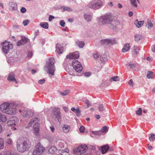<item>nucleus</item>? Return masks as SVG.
Masks as SVG:
<instances>
[{
	"label": "nucleus",
	"mask_w": 155,
	"mask_h": 155,
	"mask_svg": "<svg viewBox=\"0 0 155 155\" xmlns=\"http://www.w3.org/2000/svg\"><path fill=\"white\" fill-rule=\"evenodd\" d=\"M155 139V135L153 134H151L150 136L149 137V139L150 141H153Z\"/></svg>",
	"instance_id": "43"
},
{
	"label": "nucleus",
	"mask_w": 155,
	"mask_h": 155,
	"mask_svg": "<svg viewBox=\"0 0 155 155\" xmlns=\"http://www.w3.org/2000/svg\"><path fill=\"white\" fill-rule=\"evenodd\" d=\"M140 49L139 47L136 46H134L133 49V51L135 53L137 54L139 53V51L140 50Z\"/></svg>",
	"instance_id": "33"
},
{
	"label": "nucleus",
	"mask_w": 155,
	"mask_h": 155,
	"mask_svg": "<svg viewBox=\"0 0 155 155\" xmlns=\"http://www.w3.org/2000/svg\"><path fill=\"white\" fill-rule=\"evenodd\" d=\"M69 93V91H66L64 92H62L60 93L61 95L63 96H66Z\"/></svg>",
	"instance_id": "47"
},
{
	"label": "nucleus",
	"mask_w": 155,
	"mask_h": 155,
	"mask_svg": "<svg viewBox=\"0 0 155 155\" xmlns=\"http://www.w3.org/2000/svg\"><path fill=\"white\" fill-rule=\"evenodd\" d=\"M92 133L95 135H100V132L97 131H92Z\"/></svg>",
	"instance_id": "55"
},
{
	"label": "nucleus",
	"mask_w": 155,
	"mask_h": 155,
	"mask_svg": "<svg viewBox=\"0 0 155 155\" xmlns=\"http://www.w3.org/2000/svg\"><path fill=\"white\" fill-rule=\"evenodd\" d=\"M72 66L74 69L77 72L80 73L82 70V66L81 63L76 60H74L73 61Z\"/></svg>",
	"instance_id": "9"
},
{
	"label": "nucleus",
	"mask_w": 155,
	"mask_h": 155,
	"mask_svg": "<svg viewBox=\"0 0 155 155\" xmlns=\"http://www.w3.org/2000/svg\"><path fill=\"white\" fill-rule=\"evenodd\" d=\"M146 26L148 29H151L153 26V24L150 20H148L146 24Z\"/></svg>",
	"instance_id": "26"
},
{
	"label": "nucleus",
	"mask_w": 155,
	"mask_h": 155,
	"mask_svg": "<svg viewBox=\"0 0 155 155\" xmlns=\"http://www.w3.org/2000/svg\"><path fill=\"white\" fill-rule=\"evenodd\" d=\"M113 17L110 14H106L101 16L99 20V24L101 25L106 24H111L113 21Z\"/></svg>",
	"instance_id": "4"
},
{
	"label": "nucleus",
	"mask_w": 155,
	"mask_h": 155,
	"mask_svg": "<svg viewBox=\"0 0 155 155\" xmlns=\"http://www.w3.org/2000/svg\"><path fill=\"white\" fill-rule=\"evenodd\" d=\"M69 150L67 149L62 150L61 153H60L59 155H69L68 153Z\"/></svg>",
	"instance_id": "30"
},
{
	"label": "nucleus",
	"mask_w": 155,
	"mask_h": 155,
	"mask_svg": "<svg viewBox=\"0 0 155 155\" xmlns=\"http://www.w3.org/2000/svg\"><path fill=\"white\" fill-rule=\"evenodd\" d=\"M79 130L81 133H84L85 130V127L83 126H81Z\"/></svg>",
	"instance_id": "46"
},
{
	"label": "nucleus",
	"mask_w": 155,
	"mask_h": 155,
	"mask_svg": "<svg viewBox=\"0 0 155 155\" xmlns=\"http://www.w3.org/2000/svg\"><path fill=\"white\" fill-rule=\"evenodd\" d=\"M4 140L0 138V149H3L4 147Z\"/></svg>",
	"instance_id": "38"
},
{
	"label": "nucleus",
	"mask_w": 155,
	"mask_h": 155,
	"mask_svg": "<svg viewBox=\"0 0 155 155\" xmlns=\"http://www.w3.org/2000/svg\"><path fill=\"white\" fill-rule=\"evenodd\" d=\"M2 46L3 51L5 54H7L10 50L13 48L12 44L7 41L3 42L2 44Z\"/></svg>",
	"instance_id": "8"
},
{
	"label": "nucleus",
	"mask_w": 155,
	"mask_h": 155,
	"mask_svg": "<svg viewBox=\"0 0 155 155\" xmlns=\"http://www.w3.org/2000/svg\"><path fill=\"white\" fill-rule=\"evenodd\" d=\"M144 22V21H139L138 20H136L134 24L137 28H139L143 24Z\"/></svg>",
	"instance_id": "20"
},
{
	"label": "nucleus",
	"mask_w": 155,
	"mask_h": 155,
	"mask_svg": "<svg viewBox=\"0 0 155 155\" xmlns=\"http://www.w3.org/2000/svg\"><path fill=\"white\" fill-rule=\"evenodd\" d=\"M142 36L141 35L137 34L135 35L134 37V40L137 42L142 39Z\"/></svg>",
	"instance_id": "29"
},
{
	"label": "nucleus",
	"mask_w": 155,
	"mask_h": 155,
	"mask_svg": "<svg viewBox=\"0 0 155 155\" xmlns=\"http://www.w3.org/2000/svg\"><path fill=\"white\" fill-rule=\"evenodd\" d=\"M102 1L100 0H94L91 1L87 5V7L94 10L98 9L103 5Z\"/></svg>",
	"instance_id": "5"
},
{
	"label": "nucleus",
	"mask_w": 155,
	"mask_h": 155,
	"mask_svg": "<svg viewBox=\"0 0 155 155\" xmlns=\"http://www.w3.org/2000/svg\"><path fill=\"white\" fill-rule=\"evenodd\" d=\"M70 129L69 126L66 124L64 125L62 127V129L64 132L67 133L69 132Z\"/></svg>",
	"instance_id": "23"
},
{
	"label": "nucleus",
	"mask_w": 155,
	"mask_h": 155,
	"mask_svg": "<svg viewBox=\"0 0 155 155\" xmlns=\"http://www.w3.org/2000/svg\"><path fill=\"white\" fill-rule=\"evenodd\" d=\"M26 11V9L24 7H22L21 10V12L22 13H25Z\"/></svg>",
	"instance_id": "54"
},
{
	"label": "nucleus",
	"mask_w": 155,
	"mask_h": 155,
	"mask_svg": "<svg viewBox=\"0 0 155 155\" xmlns=\"http://www.w3.org/2000/svg\"><path fill=\"white\" fill-rule=\"evenodd\" d=\"M7 120L6 116L0 113V122H5Z\"/></svg>",
	"instance_id": "25"
},
{
	"label": "nucleus",
	"mask_w": 155,
	"mask_h": 155,
	"mask_svg": "<svg viewBox=\"0 0 155 155\" xmlns=\"http://www.w3.org/2000/svg\"><path fill=\"white\" fill-rule=\"evenodd\" d=\"M38 120V118H37L35 117V118H32L31 121H30V122L29 124V125L30 126H31L32 125V124H33V123H34V122H36V121H37V120Z\"/></svg>",
	"instance_id": "39"
},
{
	"label": "nucleus",
	"mask_w": 155,
	"mask_h": 155,
	"mask_svg": "<svg viewBox=\"0 0 155 155\" xmlns=\"http://www.w3.org/2000/svg\"><path fill=\"white\" fill-rule=\"evenodd\" d=\"M18 122V120L16 117H12L10 118V120L8 122V125L12 126L13 125H16V124Z\"/></svg>",
	"instance_id": "12"
},
{
	"label": "nucleus",
	"mask_w": 155,
	"mask_h": 155,
	"mask_svg": "<svg viewBox=\"0 0 155 155\" xmlns=\"http://www.w3.org/2000/svg\"><path fill=\"white\" fill-rule=\"evenodd\" d=\"M76 44L80 48H83L84 45V42L80 41H77Z\"/></svg>",
	"instance_id": "28"
},
{
	"label": "nucleus",
	"mask_w": 155,
	"mask_h": 155,
	"mask_svg": "<svg viewBox=\"0 0 155 155\" xmlns=\"http://www.w3.org/2000/svg\"><path fill=\"white\" fill-rule=\"evenodd\" d=\"M6 143L9 145H12L13 142L11 139L10 138H7L6 140Z\"/></svg>",
	"instance_id": "41"
},
{
	"label": "nucleus",
	"mask_w": 155,
	"mask_h": 155,
	"mask_svg": "<svg viewBox=\"0 0 155 155\" xmlns=\"http://www.w3.org/2000/svg\"><path fill=\"white\" fill-rule=\"evenodd\" d=\"M45 148L40 143L38 142L33 152V155H40L45 151Z\"/></svg>",
	"instance_id": "6"
},
{
	"label": "nucleus",
	"mask_w": 155,
	"mask_h": 155,
	"mask_svg": "<svg viewBox=\"0 0 155 155\" xmlns=\"http://www.w3.org/2000/svg\"><path fill=\"white\" fill-rule=\"evenodd\" d=\"M50 129L52 132H54V127L53 126H51L50 127Z\"/></svg>",
	"instance_id": "60"
},
{
	"label": "nucleus",
	"mask_w": 155,
	"mask_h": 155,
	"mask_svg": "<svg viewBox=\"0 0 155 155\" xmlns=\"http://www.w3.org/2000/svg\"><path fill=\"white\" fill-rule=\"evenodd\" d=\"M128 15L130 17H131L133 15V13L132 12H130L129 13Z\"/></svg>",
	"instance_id": "64"
},
{
	"label": "nucleus",
	"mask_w": 155,
	"mask_h": 155,
	"mask_svg": "<svg viewBox=\"0 0 155 155\" xmlns=\"http://www.w3.org/2000/svg\"><path fill=\"white\" fill-rule=\"evenodd\" d=\"M28 41V39L25 37H22L21 40L17 42V45L18 46L26 44Z\"/></svg>",
	"instance_id": "14"
},
{
	"label": "nucleus",
	"mask_w": 155,
	"mask_h": 155,
	"mask_svg": "<svg viewBox=\"0 0 155 155\" xmlns=\"http://www.w3.org/2000/svg\"><path fill=\"white\" fill-rule=\"evenodd\" d=\"M16 143L17 150L21 153L28 150L31 146L29 140L25 138L19 139Z\"/></svg>",
	"instance_id": "1"
},
{
	"label": "nucleus",
	"mask_w": 155,
	"mask_h": 155,
	"mask_svg": "<svg viewBox=\"0 0 155 155\" xmlns=\"http://www.w3.org/2000/svg\"><path fill=\"white\" fill-rule=\"evenodd\" d=\"M82 101L84 104H87V107H89L91 106V104L90 102L89 101L87 100L86 98H83Z\"/></svg>",
	"instance_id": "32"
},
{
	"label": "nucleus",
	"mask_w": 155,
	"mask_h": 155,
	"mask_svg": "<svg viewBox=\"0 0 155 155\" xmlns=\"http://www.w3.org/2000/svg\"><path fill=\"white\" fill-rule=\"evenodd\" d=\"M33 128L35 134L37 135L38 134V131L39 130V124L37 122L35 123L33 126Z\"/></svg>",
	"instance_id": "15"
},
{
	"label": "nucleus",
	"mask_w": 155,
	"mask_h": 155,
	"mask_svg": "<svg viewBox=\"0 0 155 155\" xmlns=\"http://www.w3.org/2000/svg\"><path fill=\"white\" fill-rule=\"evenodd\" d=\"M152 50L153 52H155V45H153L152 47Z\"/></svg>",
	"instance_id": "61"
},
{
	"label": "nucleus",
	"mask_w": 155,
	"mask_h": 155,
	"mask_svg": "<svg viewBox=\"0 0 155 155\" xmlns=\"http://www.w3.org/2000/svg\"><path fill=\"white\" fill-rule=\"evenodd\" d=\"M130 2L132 6L135 7H137L136 0H130Z\"/></svg>",
	"instance_id": "37"
},
{
	"label": "nucleus",
	"mask_w": 155,
	"mask_h": 155,
	"mask_svg": "<svg viewBox=\"0 0 155 155\" xmlns=\"http://www.w3.org/2000/svg\"><path fill=\"white\" fill-rule=\"evenodd\" d=\"M95 117L97 119H99L100 118V116L98 114L95 115Z\"/></svg>",
	"instance_id": "62"
},
{
	"label": "nucleus",
	"mask_w": 155,
	"mask_h": 155,
	"mask_svg": "<svg viewBox=\"0 0 155 155\" xmlns=\"http://www.w3.org/2000/svg\"><path fill=\"white\" fill-rule=\"evenodd\" d=\"M65 23L64 21L62 20L60 21V25L62 27H64L65 26Z\"/></svg>",
	"instance_id": "50"
},
{
	"label": "nucleus",
	"mask_w": 155,
	"mask_h": 155,
	"mask_svg": "<svg viewBox=\"0 0 155 155\" xmlns=\"http://www.w3.org/2000/svg\"><path fill=\"white\" fill-rule=\"evenodd\" d=\"M99 55L97 53H95L93 55V58L95 59H97V58L99 57Z\"/></svg>",
	"instance_id": "51"
},
{
	"label": "nucleus",
	"mask_w": 155,
	"mask_h": 155,
	"mask_svg": "<svg viewBox=\"0 0 155 155\" xmlns=\"http://www.w3.org/2000/svg\"><path fill=\"white\" fill-rule=\"evenodd\" d=\"M74 112H75L76 114L77 115H78V114H79L80 111L78 109H76Z\"/></svg>",
	"instance_id": "59"
},
{
	"label": "nucleus",
	"mask_w": 155,
	"mask_h": 155,
	"mask_svg": "<svg viewBox=\"0 0 155 155\" xmlns=\"http://www.w3.org/2000/svg\"><path fill=\"white\" fill-rule=\"evenodd\" d=\"M10 9L12 11H15L17 9V5L16 4L11 3L10 6Z\"/></svg>",
	"instance_id": "24"
},
{
	"label": "nucleus",
	"mask_w": 155,
	"mask_h": 155,
	"mask_svg": "<svg viewBox=\"0 0 155 155\" xmlns=\"http://www.w3.org/2000/svg\"><path fill=\"white\" fill-rule=\"evenodd\" d=\"M110 80H112L114 81H116L120 80V78L117 76L112 77L111 78Z\"/></svg>",
	"instance_id": "35"
},
{
	"label": "nucleus",
	"mask_w": 155,
	"mask_h": 155,
	"mask_svg": "<svg viewBox=\"0 0 155 155\" xmlns=\"http://www.w3.org/2000/svg\"><path fill=\"white\" fill-rule=\"evenodd\" d=\"M56 51L57 53L61 54L63 51V47L60 44H57L56 45Z\"/></svg>",
	"instance_id": "18"
},
{
	"label": "nucleus",
	"mask_w": 155,
	"mask_h": 155,
	"mask_svg": "<svg viewBox=\"0 0 155 155\" xmlns=\"http://www.w3.org/2000/svg\"><path fill=\"white\" fill-rule=\"evenodd\" d=\"M116 43L114 39H105L100 41L101 44L103 46H107L110 44H114Z\"/></svg>",
	"instance_id": "10"
},
{
	"label": "nucleus",
	"mask_w": 155,
	"mask_h": 155,
	"mask_svg": "<svg viewBox=\"0 0 155 155\" xmlns=\"http://www.w3.org/2000/svg\"><path fill=\"white\" fill-rule=\"evenodd\" d=\"M130 48V45L128 43H126L124 44L123 48L122 49V51L124 52L128 51Z\"/></svg>",
	"instance_id": "21"
},
{
	"label": "nucleus",
	"mask_w": 155,
	"mask_h": 155,
	"mask_svg": "<svg viewBox=\"0 0 155 155\" xmlns=\"http://www.w3.org/2000/svg\"><path fill=\"white\" fill-rule=\"evenodd\" d=\"M128 84L130 85V86L133 87V85L134 84V82L131 80H130Z\"/></svg>",
	"instance_id": "58"
},
{
	"label": "nucleus",
	"mask_w": 155,
	"mask_h": 155,
	"mask_svg": "<svg viewBox=\"0 0 155 155\" xmlns=\"http://www.w3.org/2000/svg\"><path fill=\"white\" fill-rule=\"evenodd\" d=\"M142 108H139L138 110L136 111V113L137 115H141L142 114Z\"/></svg>",
	"instance_id": "42"
},
{
	"label": "nucleus",
	"mask_w": 155,
	"mask_h": 155,
	"mask_svg": "<svg viewBox=\"0 0 155 155\" xmlns=\"http://www.w3.org/2000/svg\"><path fill=\"white\" fill-rule=\"evenodd\" d=\"M30 21L29 20H25L23 21V23L24 26L27 25L29 23Z\"/></svg>",
	"instance_id": "45"
},
{
	"label": "nucleus",
	"mask_w": 155,
	"mask_h": 155,
	"mask_svg": "<svg viewBox=\"0 0 155 155\" xmlns=\"http://www.w3.org/2000/svg\"><path fill=\"white\" fill-rule=\"evenodd\" d=\"M45 81V79H43L41 80H40L38 81V83L39 84H42L44 83Z\"/></svg>",
	"instance_id": "53"
},
{
	"label": "nucleus",
	"mask_w": 155,
	"mask_h": 155,
	"mask_svg": "<svg viewBox=\"0 0 155 155\" xmlns=\"http://www.w3.org/2000/svg\"><path fill=\"white\" fill-rule=\"evenodd\" d=\"M7 79L9 81L13 82L15 81L16 83H17V81L15 78L14 75L12 74H10L9 75Z\"/></svg>",
	"instance_id": "22"
},
{
	"label": "nucleus",
	"mask_w": 155,
	"mask_h": 155,
	"mask_svg": "<svg viewBox=\"0 0 155 155\" xmlns=\"http://www.w3.org/2000/svg\"><path fill=\"white\" fill-rule=\"evenodd\" d=\"M63 11V12L67 11L68 12H71L72 11V9L70 7H68L66 6H63L62 7Z\"/></svg>",
	"instance_id": "34"
},
{
	"label": "nucleus",
	"mask_w": 155,
	"mask_h": 155,
	"mask_svg": "<svg viewBox=\"0 0 155 155\" xmlns=\"http://www.w3.org/2000/svg\"><path fill=\"white\" fill-rule=\"evenodd\" d=\"M0 108L2 111L9 115L15 114L16 111L15 106L14 104L8 103L2 104Z\"/></svg>",
	"instance_id": "2"
},
{
	"label": "nucleus",
	"mask_w": 155,
	"mask_h": 155,
	"mask_svg": "<svg viewBox=\"0 0 155 155\" xmlns=\"http://www.w3.org/2000/svg\"><path fill=\"white\" fill-rule=\"evenodd\" d=\"M54 16L51 15H50V16L49 17L48 20L50 21H51L52 19H54Z\"/></svg>",
	"instance_id": "57"
},
{
	"label": "nucleus",
	"mask_w": 155,
	"mask_h": 155,
	"mask_svg": "<svg viewBox=\"0 0 155 155\" xmlns=\"http://www.w3.org/2000/svg\"><path fill=\"white\" fill-rule=\"evenodd\" d=\"M84 75L87 77L90 76L91 75V73L90 72H86L84 73Z\"/></svg>",
	"instance_id": "52"
},
{
	"label": "nucleus",
	"mask_w": 155,
	"mask_h": 155,
	"mask_svg": "<svg viewBox=\"0 0 155 155\" xmlns=\"http://www.w3.org/2000/svg\"><path fill=\"white\" fill-rule=\"evenodd\" d=\"M60 114V111L59 109L55 108L54 110V114L59 121L61 119Z\"/></svg>",
	"instance_id": "16"
},
{
	"label": "nucleus",
	"mask_w": 155,
	"mask_h": 155,
	"mask_svg": "<svg viewBox=\"0 0 155 155\" xmlns=\"http://www.w3.org/2000/svg\"><path fill=\"white\" fill-rule=\"evenodd\" d=\"M117 6L119 8H121L122 7V5L120 3H118L117 4Z\"/></svg>",
	"instance_id": "63"
},
{
	"label": "nucleus",
	"mask_w": 155,
	"mask_h": 155,
	"mask_svg": "<svg viewBox=\"0 0 155 155\" xmlns=\"http://www.w3.org/2000/svg\"><path fill=\"white\" fill-rule=\"evenodd\" d=\"M40 26L42 27L45 29H48V24L47 22H42L40 24Z\"/></svg>",
	"instance_id": "31"
},
{
	"label": "nucleus",
	"mask_w": 155,
	"mask_h": 155,
	"mask_svg": "<svg viewBox=\"0 0 155 155\" xmlns=\"http://www.w3.org/2000/svg\"><path fill=\"white\" fill-rule=\"evenodd\" d=\"M57 150L56 147L54 146L51 147L49 149L48 153H49L53 154Z\"/></svg>",
	"instance_id": "27"
},
{
	"label": "nucleus",
	"mask_w": 155,
	"mask_h": 155,
	"mask_svg": "<svg viewBox=\"0 0 155 155\" xmlns=\"http://www.w3.org/2000/svg\"><path fill=\"white\" fill-rule=\"evenodd\" d=\"M87 150V147L86 145H81L75 148L74 152L77 155H81L85 153Z\"/></svg>",
	"instance_id": "7"
},
{
	"label": "nucleus",
	"mask_w": 155,
	"mask_h": 155,
	"mask_svg": "<svg viewBox=\"0 0 155 155\" xmlns=\"http://www.w3.org/2000/svg\"><path fill=\"white\" fill-rule=\"evenodd\" d=\"M84 18L87 22H90L92 18V16L91 15L86 14L84 15Z\"/></svg>",
	"instance_id": "19"
},
{
	"label": "nucleus",
	"mask_w": 155,
	"mask_h": 155,
	"mask_svg": "<svg viewBox=\"0 0 155 155\" xmlns=\"http://www.w3.org/2000/svg\"><path fill=\"white\" fill-rule=\"evenodd\" d=\"M33 55V53L32 52H29L28 54L27 57L29 58H31Z\"/></svg>",
	"instance_id": "48"
},
{
	"label": "nucleus",
	"mask_w": 155,
	"mask_h": 155,
	"mask_svg": "<svg viewBox=\"0 0 155 155\" xmlns=\"http://www.w3.org/2000/svg\"><path fill=\"white\" fill-rule=\"evenodd\" d=\"M129 65L130 67L132 69L134 68L135 67V65L134 64H129Z\"/></svg>",
	"instance_id": "56"
},
{
	"label": "nucleus",
	"mask_w": 155,
	"mask_h": 155,
	"mask_svg": "<svg viewBox=\"0 0 155 155\" xmlns=\"http://www.w3.org/2000/svg\"><path fill=\"white\" fill-rule=\"evenodd\" d=\"M108 130V128L107 127L105 126L103 127L101 130V132L102 133L106 132Z\"/></svg>",
	"instance_id": "44"
},
{
	"label": "nucleus",
	"mask_w": 155,
	"mask_h": 155,
	"mask_svg": "<svg viewBox=\"0 0 155 155\" xmlns=\"http://www.w3.org/2000/svg\"><path fill=\"white\" fill-rule=\"evenodd\" d=\"M153 72L151 71H148L147 74V77L148 78H151V76L153 75Z\"/></svg>",
	"instance_id": "40"
},
{
	"label": "nucleus",
	"mask_w": 155,
	"mask_h": 155,
	"mask_svg": "<svg viewBox=\"0 0 155 155\" xmlns=\"http://www.w3.org/2000/svg\"><path fill=\"white\" fill-rule=\"evenodd\" d=\"M55 61L53 58H49L47 61L45 66L44 67L45 70L49 74L51 75L54 74L55 70L54 65Z\"/></svg>",
	"instance_id": "3"
},
{
	"label": "nucleus",
	"mask_w": 155,
	"mask_h": 155,
	"mask_svg": "<svg viewBox=\"0 0 155 155\" xmlns=\"http://www.w3.org/2000/svg\"><path fill=\"white\" fill-rule=\"evenodd\" d=\"M99 110L100 112L103 111L104 110L103 106L102 104H100L99 105Z\"/></svg>",
	"instance_id": "49"
},
{
	"label": "nucleus",
	"mask_w": 155,
	"mask_h": 155,
	"mask_svg": "<svg viewBox=\"0 0 155 155\" xmlns=\"http://www.w3.org/2000/svg\"><path fill=\"white\" fill-rule=\"evenodd\" d=\"M22 115L24 117L29 118L33 115V113L30 110H24Z\"/></svg>",
	"instance_id": "13"
},
{
	"label": "nucleus",
	"mask_w": 155,
	"mask_h": 155,
	"mask_svg": "<svg viewBox=\"0 0 155 155\" xmlns=\"http://www.w3.org/2000/svg\"><path fill=\"white\" fill-rule=\"evenodd\" d=\"M79 57V53L78 51H76L74 53H70L69 55H67L66 58L69 59H78Z\"/></svg>",
	"instance_id": "11"
},
{
	"label": "nucleus",
	"mask_w": 155,
	"mask_h": 155,
	"mask_svg": "<svg viewBox=\"0 0 155 155\" xmlns=\"http://www.w3.org/2000/svg\"><path fill=\"white\" fill-rule=\"evenodd\" d=\"M107 58L105 56L103 55L100 57V60L101 62L104 63L107 61Z\"/></svg>",
	"instance_id": "36"
},
{
	"label": "nucleus",
	"mask_w": 155,
	"mask_h": 155,
	"mask_svg": "<svg viewBox=\"0 0 155 155\" xmlns=\"http://www.w3.org/2000/svg\"><path fill=\"white\" fill-rule=\"evenodd\" d=\"M109 146L108 144H106L102 146L100 149L102 153V154H104L106 153L109 150Z\"/></svg>",
	"instance_id": "17"
}]
</instances>
